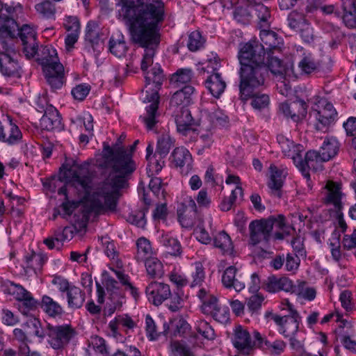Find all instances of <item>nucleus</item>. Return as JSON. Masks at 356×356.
Masks as SVG:
<instances>
[{"instance_id":"nucleus-1","label":"nucleus","mask_w":356,"mask_h":356,"mask_svg":"<svg viewBox=\"0 0 356 356\" xmlns=\"http://www.w3.org/2000/svg\"><path fill=\"white\" fill-rule=\"evenodd\" d=\"M139 140H136L128 152L123 147H111L107 145L103 150V161L101 165L110 170L105 181L100 184L90 195L91 176L88 165L79 164L74 160L68 161L60 168V179L71 185L88 196L91 210L100 213L105 211H113L117 205V194L120 188L124 187L126 178L136 169L132 159Z\"/></svg>"},{"instance_id":"nucleus-2","label":"nucleus","mask_w":356,"mask_h":356,"mask_svg":"<svg viewBox=\"0 0 356 356\" xmlns=\"http://www.w3.org/2000/svg\"><path fill=\"white\" fill-rule=\"evenodd\" d=\"M240 94L250 95L254 90L264 87L267 67L264 63V47L254 41L245 44L239 50Z\"/></svg>"},{"instance_id":"nucleus-3","label":"nucleus","mask_w":356,"mask_h":356,"mask_svg":"<svg viewBox=\"0 0 356 356\" xmlns=\"http://www.w3.org/2000/svg\"><path fill=\"white\" fill-rule=\"evenodd\" d=\"M145 78L146 88L152 83L154 86V88H149L152 90L150 93H149L148 90L146 91L147 94L144 102H149L150 104L146 106V113L141 118L147 129L148 130H153L159 122L157 110L159 96L158 90L163 81V71L159 67H154L150 71L147 72Z\"/></svg>"},{"instance_id":"nucleus-4","label":"nucleus","mask_w":356,"mask_h":356,"mask_svg":"<svg viewBox=\"0 0 356 356\" xmlns=\"http://www.w3.org/2000/svg\"><path fill=\"white\" fill-rule=\"evenodd\" d=\"M286 306L289 310V314L286 315L282 316L271 312H268L265 316L270 318L278 326L279 333L286 338H289L291 346L296 348L300 346V343L295 339V335L299 330L301 317L289 301L286 302Z\"/></svg>"},{"instance_id":"nucleus-5","label":"nucleus","mask_w":356,"mask_h":356,"mask_svg":"<svg viewBox=\"0 0 356 356\" xmlns=\"http://www.w3.org/2000/svg\"><path fill=\"white\" fill-rule=\"evenodd\" d=\"M274 224L280 229L286 226L285 218L282 215L270 217L267 219L252 220L249 224L250 243L257 245L260 243H268L272 236Z\"/></svg>"},{"instance_id":"nucleus-6","label":"nucleus","mask_w":356,"mask_h":356,"mask_svg":"<svg viewBox=\"0 0 356 356\" xmlns=\"http://www.w3.org/2000/svg\"><path fill=\"white\" fill-rule=\"evenodd\" d=\"M47 343L54 350H62L76 335L74 327L69 324L52 325L48 324L46 327Z\"/></svg>"},{"instance_id":"nucleus-7","label":"nucleus","mask_w":356,"mask_h":356,"mask_svg":"<svg viewBox=\"0 0 356 356\" xmlns=\"http://www.w3.org/2000/svg\"><path fill=\"white\" fill-rule=\"evenodd\" d=\"M3 51L0 52V71L3 76L19 78L22 74V67L17 59V54L12 47H8L10 38L7 40L2 38L0 40Z\"/></svg>"},{"instance_id":"nucleus-8","label":"nucleus","mask_w":356,"mask_h":356,"mask_svg":"<svg viewBox=\"0 0 356 356\" xmlns=\"http://www.w3.org/2000/svg\"><path fill=\"white\" fill-rule=\"evenodd\" d=\"M319 103L323 106L322 108L313 109L311 115H313L317 122L315 124V129L318 131H325L328 126H330L337 117V111L333 105L327 102L325 99H322Z\"/></svg>"},{"instance_id":"nucleus-9","label":"nucleus","mask_w":356,"mask_h":356,"mask_svg":"<svg viewBox=\"0 0 356 356\" xmlns=\"http://www.w3.org/2000/svg\"><path fill=\"white\" fill-rule=\"evenodd\" d=\"M177 125V131L184 136H191L195 134L196 129L193 127L195 124L191 111L188 108H178L177 111L170 109Z\"/></svg>"},{"instance_id":"nucleus-10","label":"nucleus","mask_w":356,"mask_h":356,"mask_svg":"<svg viewBox=\"0 0 356 356\" xmlns=\"http://www.w3.org/2000/svg\"><path fill=\"white\" fill-rule=\"evenodd\" d=\"M19 31L18 35L23 46V52L27 58H31L37 53L38 43L36 42V32L28 24H24Z\"/></svg>"},{"instance_id":"nucleus-11","label":"nucleus","mask_w":356,"mask_h":356,"mask_svg":"<svg viewBox=\"0 0 356 356\" xmlns=\"http://www.w3.org/2000/svg\"><path fill=\"white\" fill-rule=\"evenodd\" d=\"M146 296L149 302L159 306L171 295L169 285L158 282H152L145 289Z\"/></svg>"},{"instance_id":"nucleus-12","label":"nucleus","mask_w":356,"mask_h":356,"mask_svg":"<svg viewBox=\"0 0 356 356\" xmlns=\"http://www.w3.org/2000/svg\"><path fill=\"white\" fill-rule=\"evenodd\" d=\"M307 106L304 100L297 99L291 102H284L280 106L283 115L293 122H299L306 117Z\"/></svg>"},{"instance_id":"nucleus-13","label":"nucleus","mask_w":356,"mask_h":356,"mask_svg":"<svg viewBox=\"0 0 356 356\" xmlns=\"http://www.w3.org/2000/svg\"><path fill=\"white\" fill-rule=\"evenodd\" d=\"M232 343L239 353L245 355L250 354L254 346L248 331L239 325L234 329Z\"/></svg>"},{"instance_id":"nucleus-14","label":"nucleus","mask_w":356,"mask_h":356,"mask_svg":"<svg viewBox=\"0 0 356 356\" xmlns=\"http://www.w3.org/2000/svg\"><path fill=\"white\" fill-rule=\"evenodd\" d=\"M156 5V2L152 0H147V3L145 4L141 0H120L117 4L120 8L118 10L117 17H124L129 18L131 14L134 15L138 12H141L149 9V6Z\"/></svg>"},{"instance_id":"nucleus-15","label":"nucleus","mask_w":356,"mask_h":356,"mask_svg":"<svg viewBox=\"0 0 356 356\" xmlns=\"http://www.w3.org/2000/svg\"><path fill=\"white\" fill-rule=\"evenodd\" d=\"M195 92L194 87L186 85L176 91L172 96L170 102V109L188 108L193 102V95Z\"/></svg>"},{"instance_id":"nucleus-16","label":"nucleus","mask_w":356,"mask_h":356,"mask_svg":"<svg viewBox=\"0 0 356 356\" xmlns=\"http://www.w3.org/2000/svg\"><path fill=\"white\" fill-rule=\"evenodd\" d=\"M40 127L47 131H60L63 129L61 118L58 110L49 106L47 107L44 113L40 120Z\"/></svg>"},{"instance_id":"nucleus-17","label":"nucleus","mask_w":356,"mask_h":356,"mask_svg":"<svg viewBox=\"0 0 356 356\" xmlns=\"http://www.w3.org/2000/svg\"><path fill=\"white\" fill-rule=\"evenodd\" d=\"M21 6L13 8L12 6H6L5 9L6 13L10 15L8 16L3 13H0V40L2 38L9 37L10 41H12V38L14 35L13 32L15 31V26H17L15 21L13 18V14L17 9L21 10Z\"/></svg>"},{"instance_id":"nucleus-18","label":"nucleus","mask_w":356,"mask_h":356,"mask_svg":"<svg viewBox=\"0 0 356 356\" xmlns=\"http://www.w3.org/2000/svg\"><path fill=\"white\" fill-rule=\"evenodd\" d=\"M264 287L270 293L284 291L293 293V291H296V285L293 281L285 276L281 277H277L274 275L268 277Z\"/></svg>"},{"instance_id":"nucleus-19","label":"nucleus","mask_w":356,"mask_h":356,"mask_svg":"<svg viewBox=\"0 0 356 356\" xmlns=\"http://www.w3.org/2000/svg\"><path fill=\"white\" fill-rule=\"evenodd\" d=\"M236 274L237 269L235 266L227 267L222 274V283L225 288L240 292L245 288V284L242 276Z\"/></svg>"},{"instance_id":"nucleus-20","label":"nucleus","mask_w":356,"mask_h":356,"mask_svg":"<svg viewBox=\"0 0 356 356\" xmlns=\"http://www.w3.org/2000/svg\"><path fill=\"white\" fill-rule=\"evenodd\" d=\"M260 38L262 43L255 41L264 47V58L265 54H270L274 51H279L282 44V40L277 37L275 32L266 30V28H261Z\"/></svg>"},{"instance_id":"nucleus-21","label":"nucleus","mask_w":356,"mask_h":356,"mask_svg":"<svg viewBox=\"0 0 356 356\" xmlns=\"http://www.w3.org/2000/svg\"><path fill=\"white\" fill-rule=\"evenodd\" d=\"M47 82L53 90L60 89L64 83V67L61 63L47 67L43 70Z\"/></svg>"},{"instance_id":"nucleus-22","label":"nucleus","mask_w":356,"mask_h":356,"mask_svg":"<svg viewBox=\"0 0 356 356\" xmlns=\"http://www.w3.org/2000/svg\"><path fill=\"white\" fill-rule=\"evenodd\" d=\"M270 181L268 187L272 191V194L278 197H281L280 189L283 186L286 172L284 168H279L275 164H270L269 167Z\"/></svg>"},{"instance_id":"nucleus-23","label":"nucleus","mask_w":356,"mask_h":356,"mask_svg":"<svg viewBox=\"0 0 356 356\" xmlns=\"http://www.w3.org/2000/svg\"><path fill=\"white\" fill-rule=\"evenodd\" d=\"M35 56H37V61L42 66L43 70L47 67H52L60 63L58 60L56 50L51 46L42 47L40 49H38V46Z\"/></svg>"},{"instance_id":"nucleus-24","label":"nucleus","mask_w":356,"mask_h":356,"mask_svg":"<svg viewBox=\"0 0 356 356\" xmlns=\"http://www.w3.org/2000/svg\"><path fill=\"white\" fill-rule=\"evenodd\" d=\"M203 313L212 316L216 321L221 323H226L229 320V308L227 306L218 305V300L207 303L203 308Z\"/></svg>"},{"instance_id":"nucleus-25","label":"nucleus","mask_w":356,"mask_h":356,"mask_svg":"<svg viewBox=\"0 0 356 356\" xmlns=\"http://www.w3.org/2000/svg\"><path fill=\"white\" fill-rule=\"evenodd\" d=\"M261 89L254 90L250 95L241 94V99L243 101L250 99V105L257 111H262L268 107L270 104L269 96L261 92Z\"/></svg>"},{"instance_id":"nucleus-26","label":"nucleus","mask_w":356,"mask_h":356,"mask_svg":"<svg viewBox=\"0 0 356 356\" xmlns=\"http://www.w3.org/2000/svg\"><path fill=\"white\" fill-rule=\"evenodd\" d=\"M205 85L211 94L216 98L221 95L226 88V83L218 72L210 74L205 81Z\"/></svg>"},{"instance_id":"nucleus-27","label":"nucleus","mask_w":356,"mask_h":356,"mask_svg":"<svg viewBox=\"0 0 356 356\" xmlns=\"http://www.w3.org/2000/svg\"><path fill=\"white\" fill-rule=\"evenodd\" d=\"M125 302V297L120 292L113 291L104 308L103 313L105 316H112L116 311H120Z\"/></svg>"},{"instance_id":"nucleus-28","label":"nucleus","mask_w":356,"mask_h":356,"mask_svg":"<svg viewBox=\"0 0 356 356\" xmlns=\"http://www.w3.org/2000/svg\"><path fill=\"white\" fill-rule=\"evenodd\" d=\"M343 21L346 26L356 29L355 0H342Z\"/></svg>"},{"instance_id":"nucleus-29","label":"nucleus","mask_w":356,"mask_h":356,"mask_svg":"<svg viewBox=\"0 0 356 356\" xmlns=\"http://www.w3.org/2000/svg\"><path fill=\"white\" fill-rule=\"evenodd\" d=\"M325 187L327 189V202L332 204L338 211L341 210L342 193L340 185L333 181H328Z\"/></svg>"},{"instance_id":"nucleus-30","label":"nucleus","mask_w":356,"mask_h":356,"mask_svg":"<svg viewBox=\"0 0 356 356\" xmlns=\"http://www.w3.org/2000/svg\"><path fill=\"white\" fill-rule=\"evenodd\" d=\"M22 134L19 127L10 120V134L8 136L5 132V127L0 122V141L8 145L17 143L22 139Z\"/></svg>"},{"instance_id":"nucleus-31","label":"nucleus","mask_w":356,"mask_h":356,"mask_svg":"<svg viewBox=\"0 0 356 356\" xmlns=\"http://www.w3.org/2000/svg\"><path fill=\"white\" fill-rule=\"evenodd\" d=\"M172 161L176 167L191 166L192 156L189 151L184 147H176L171 154Z\"/></svg>"},{"instance_id":"nucleus-32","label":"nucleus","mask_w":356,"mask_h":356,"mask_svg":"<svg viewBox=\"0 0 356 356\" xmlns=\"http://www.w3.org/2000/svg\"><path fill=\"white\" fill-rule=\"evenodd\" d=\"M339 145L334 138H327L324 140L319 152L321 153L323 161H327L335 156L339 151Z\"/></svg>"},{"instance_id":"nucleus-33","label":"nucleus","mask_w":356,"mask_h":356,"mask_svg":"<svg viewBox=\"0 0 356 356\" xmlns=\"http://www.w3.org/2000/svg\"><path fill=\"white\" fill-rule=\"evenodd\" d=\"M68 306L72 309H79L85 301V293L79 287L71 286L67 292Z\"/></svg>"},{"instance_id":"nucleus-34","label":"nucleus","mask_w":356,"mask_h":356,"mask_svg":"<svg viewBox=\"0 0 356 356\" xmlns=\"http://www.w3.org/2000/svg\"><path fill=\"white\" fill-rule=\"evenodd\" d=\"M213 243L215 247L219 248L223 253L231 254L233 251L231 238L224 231H221L213 236Z\"/></svg>"},{"instance_id":"nucleus-35","label":"nucleus","mask_w":356,"mask_h":356,"mask_svg":"<svg viewBox=\"0 0 356 356\" xmlns=\"http://www.w3.org/2000/svg\"><path fill=\"white\" fill-rule=\"evenodd\" d=\"M159 242L166 248L171 255L177 256L181 254V244L178 240L169 234H163L159 238Z\"/></svg>"},{"instance_id":"nucleus-36","label":"nucleus","mask_w":356,"mask_h":356,"mask_svg":"<svg viewBox=\"0 0 356 356\" xmlns=\"http://www.w3.org/2000/svg\"><path fill=\"white\" fill-rule=\"evenodd\" d=\"M137 253L136 258L138 261H145L151 258L152 248L149 240L141 237L137 240Z\"/></svg>"},{"instance_id":"nucleus-37","label":"nucleus","mask_w":356,"mask_h":356,"mask_svg":"<svg viewBox=\"0 0 356 356\" xmlns=\"http://www.w3.org/2000/svg\"><path fill=\"white\" fill-rule=\"evenodd\" d=\"M250 9L254 12L255 15L259 19L260 28H268L270 13L268 8L263 3H255L250 6Z\"/></svg>"},{"instance_id":"nucleus-38","label":"nucleus","mask_w":356,"mask_h":356,"mask_svg":"<svg viewBox=\"0 0 356 356\" xmlns=\"http://www.w3.org/2000/svg\"><path fill=\"white\" fill-rule=\"evenodd\" d=\"M41 307L51 317L60 316L63 313L61 306L48 296H44L42 297Z\"/></svg>"},{"instance_id":"nucleus-39","label":"nucleus","mask_w":356,"mask_h":356,"mask_svg":"<svg viewBox=\"0 0 356 356\" xmlns=\"http://www.w3.org/2000/svg\"><path fill=\"white\" fill-rule=\"evenodd\" d=\"M145 268L150 278H161L164 273L162 263L155 257H151L145 261Z\"/></svg>"},{"instance_id":"nucleus-40","label":"nucleus","mask_w":356,"mask_h":356,"mask_svg":"<svg viewBox=\"0 0 356 356\" xmlns=\"http://www.w3.org/2000/svg\"><path fill=\"white\" fill-rule=\"evenodd\" d=\"M174 140L168 135H162L160 136L157 141V147L155 152L156 156H160L161 159H164L170 148L173 146Z\"/></svg>"},{"instance_id":"nucleus-41","label":"nucleus","mask_w":356,"mask_h":356,"mask_svg":"<svg viewBox=\"0 0 356 356\" xmlns=\"http://www.w3.org/2000/svg\"><path fill=\"white\" fill-rule=\"evenodd\" d=\"M322 162L324 161L319 151L309 150L306 153L304 161H301L300 165L302 169L307 167L309 169L315 170L317 168V164Z\"/></svg>"},{"instance_id":"nucleus-42","label":"nucleus","mask_w":356,"mask_h":356,"mask_svg":"<svg viewBox=\"0 0 356 356\" xmlns=\"http://www.w3.org/2000/svg\"><path fill=\"white\" fill-rule=\"evenodd\" d=\"M109 50L111 54L119 58L125 54L127 47L122 35H119L117 39H114L113 37L111 38Z\"/></svg>"},{"instance_id":"nucleus-43","label":"nucleus","mask_w":356,"mask_h":356,"mask_svg":"<svg viewBox=\"0 0 356 356\" xmlns=\"http://www.w3.org/2000/svg\"><path fill=\"white\" fill-rule=\"evenodd\" d=\"M267 72L268 70L274 74H286L289 75V70L285 67L282 60L276 56H271L268 54V61L266 64Z\"/></svg>"},{"instance_id":"nucleus-44","label":"nucleus","mask_w":356,"mask_h":356,"mask_svg":"<svg viewBox=\"0 0 356 356\" xmlns=\"http://www.w3.org/2000/svg\"><path fill=\"white\" fill-rule=\"evenodd\" d=\"M193 76V72L191 69H180L172 74L170 82L176 88H179L181 84H186L191 81Z\"/></svg>"},{"instance_id":"nucleus-45","label":"nucleus","mask_w":356,"mask_h":356,"mask_svg":"<svg viewBox=\"0 0 356 356\" xmlns=\"http://www.w3.org/2000/svg\"><path fill=\"white\" fill-rule=\"evenodd\" d=\"M24 329L29 328L30 330L28 332L30 334H33L38 337L40 340L44 339L47 337L46 329L43 330L41 327L40 321L35 318L29 319L24 325Z\"/></svg>"},{"instance_id":"nucleus-46","label":"nucleus","mask_w":356,"mask_h":356,"mask_svg":"<svg viewBox=\"0 0 356 356\" xmlns=\"http://www.w3.org/2000/svg\"><path fill=\"white\" fill-rule=\"evenodd\" d=\"M277 140L284 154L294 158L297 147L293 142L283 135H278ZM297 151H299V149H297Z\"/></svg>"},{"instance_id":"nucleus-47","label":"nucleus","mask_w":356,"mask_h":356,"mask_svg":"<svg viewBox=\"0 0 356 356\" xmlns=\"http://www.w3.org/2000/svg\"><path fill=\"white\" fill-rule=\"evenodd\" d=\"M24 261L26 268L36 271L41 269L45 259L42 255L32 252L25 255Z\"/></svg>"},{"instance_id":"nucleus-48","label":"nucleus","mask_w":356,"mask_h":356,"mask_svg":"<svg viewBox=\"0 0 356 356\" xmlns=\"http://www.w3.org/2000/svg\"><path fill=\"white\" fill-rule=\"evenodd\" d=\"M37 12L44 18L54 17L56 9L54 5L49 1H43L35 5Z\"/></svg>"},{"instance_id":"nucleus-49","label":"nucleus","mask_w":356,"mask_h":356,"mask_svg":"<svg viewBox=\"0 0 356 356\" xmlns=\"http://www.w3.org/2000/svg\"><path fill=\"white\" fill-rule=\"evenodd\" d=\"M174 356H195L190 346L184 341H174L170 344Z\"/></svg>"},{"instance_id":"nucleus-50","label":"nucleus","mask_w":356,"mask_h":356,"mask_svg":"<svg viewBox=\"0 0 356 356\" xmlns=\"http://www.w3.org/2000/svg\"><path fill=\"white\" fill-rule=\"evenodd\" d=\"M192 280L190 283L191 287L201 286L205 279V273L202 265L200 263H195L191 271Z\"/></svg>"},{"instance_id":"nucleus-51","label":"nucleus","mask_w":356,"mask_h":356,"mask_svg":"<svg viewBox=\"0 0 356 356\" xmlns=\"http://www.w3.org/2000/svg\"><path fill=\"white\" fill-rule=\"evenodd\" d=\"M189 328V324L183 318H175L170 321V329L175 336L184 334Z\"/></svg>"},{"instance_id":"nucleus-52","label":"nucleus","mask_w":356,"mask_h":356,"mask_svg":"<svg viewBox=\"0 0 356 356\" xmlns=\"http://www.w3.org/2000/svg\"><path fill=\"white\" fill-rule=\"evenodd\" d=\"M287 21L289 26L292 29L301 28L307 23L304 15L296 10L289 13Z\"/></svg>"},{"instance_id":"nucleus-53","label":"nucleus","mask_w":356,"mask_h":356,"mask_svg":"<svg viewBox=\"0 0 356 356\" xmlns=\"http://www.w3.org/2000/svg\"><path fill=\"white\" fill-rule=\"evenodd\" d=\"M79 202L77 201H65L62 203L60 209H55L54 213V219L58 215H62L64 218L65 216H70L74 210L78 207Z\"/></svg>"},{"instance_id":"nucleus-54","label":"nucleus","mask_w":356,"mask_h":356,"mask_svg":"<svg viewBox=\"0 0 356 356\" xmlns=\"http://www.w3.org/2000/svg\"><path fill=\"white\" fill-rule=\"evenodd\" d=\"M79 202L77 201H65L62 203L60 209H55L54 213V219L58 215H62L64 218L65 216H70L74 210L78 207Z\"/></svg>"},{"instance_id":"nucleus-55","label":"nucleus","mask_w":356,"mask_h":356,"mask_svg":"<svg viewBox=\"0 0 356 356\" xmlns=\"http://www.w3.org/2000/svg\"><path fill=\"white\" fill-rule=\"evenodd\" d=\"M113 273L116 277L120 280V282L126 286V289L129 291L130 293L134 297V298L135 300H138V298H139V293L138 291V289L134 286L129 282L128 276L120 270H113Z\"/></svg>"},{"instance_id":"nucleus-56","label":"nucleus","mask_w":356,"mask_h":356,"mask_svg":"<svg viewBox=\"0 0 356 356\" xmlns=\"http://www.w3.org/2000/svg\"><path fill=\"white\" fill-rule=\"evenodd\" d=\"M204 40L199 31H193L188 36L187 46L190 51H196L204 44Z\"/></svg>"},{"instance_id":"nucleus-57","label":"nucleus","mask_w":356,"mask_h":356,"mask_svg":"<svg viewBox=\"0 0 356 356\" xmlns=\"http://www.w3.org/2000/svg\"><path fill=\"white\" fill-rule=\"evenodd\" d=\"M86 39L91 44H97L99 41L98 26L92 21H90L86 28Z\"/></svg>"},{"instance_id":"nucleus-58","label":"nucleus","mask_w":356,"mask_h":356,"mask_svg":"<svg viewBox=\"0 0 356 356\" xmlns=\"http://www.w3.org/2000/svg\"><path fill=\"white\" fill-rule=\"evenodd\" d=\"M305 282H299L298 285H296V291L293 293L307 300H314L316 297V291L313 288H305Z\"/></svg>"},{"instance_id":"nucleus-59","label":"nucleus","mask_w":356,"mask_h":356,"mask_svg":"<svg viewBox=\"0 0 356 356\" xmlns=\"http://www.w3.org/2000/svg\"><path fill=\"white\" fill-rule=\"evenodd\" d=\"M196 330L199 334L202 335L206 339L212 340L215 337L213 329L204 321H200L197 323Z\"/></svg>"},{"instance_id":"nucleus-60","label":"nucleus","mask_w":356,"mask_h":356,"mask_svg":"<svg viewBox=\"0 0 356 356\" xmlns=\"http://www.w3.org/2000/svg\"><path fill=\"white\" fill-rule=\"evenodd\" d=\"M301 73L310 74L316 68V64L310 55L304 56L298 63Z\"/></svg>"},{"instance_id":"nucleus-61","label":"nucleus","mask_w":356,"mask_h":356,"mask_svg":"<svg viewBox=\"0 0 356 356\" xmlns=\"http://www.w3.org/2000/svg\"><path fill=\"white\" fill-rule=\"evenodd\" d=\"M238 194H240L241 195L243 194L242 188L240 186H236L234 190H232L229 197L222 201L220 204V209L225 211L230 210L236 201Z\"/></svg>"},{"instance_id":"nucleus-62","label":"nucleus","mask_w":356,"mask_h":356,"mask_svg":"<svg viewBox=\"0 0 356 356\" xmlns=\"http://www.w3.org/2000/svg\"><path fill=\"white\" fill-rule=\"evenodd\" d=\"M147 161L148 173L150 172L152 175L154 174H158L162 170L165 163L163 159H161L160 156H156L155 154H154L152 159Z\"/></svg>"},{"instance_id":"nucleus-63","label":"nucleus","mask_w":356,"mask_h":356,"mask_svg":"<svg viewBox=\"0 0 356 356\" xmlns=\"http://www.w3.org/2000/svg\"><path fill=\"white\" fill-rule=\"evenodd\" d=\"M13 334L15 338L19 341L22 342V345L19 346V350L22 354H26L29 352V347L27 345L29 341L28 337L24 330L19 328H15L13 330Z\"/></svg>"},{"instance_id":"nucleus-64","label":"nucleus","mask_w":356,"mask_h":356,"mask_svg":"<svg viewBox=\"0 0 356 356\" xmlns=\"http://www.w3.org/2000/svg\"><path fill=\"white\" fill-rule=\"evenodd\" d=\"M128 221L138 227L143 228L146 225L145 211L139 210L131 213L128 218Z\"/></svg>"}]
</instances>
